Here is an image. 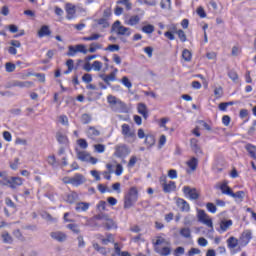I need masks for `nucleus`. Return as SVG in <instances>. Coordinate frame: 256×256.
Listing matches in <instances>:
<instances>
[{
	"mask_svg": "<svg viewBox=\"0 0 256 256\" xmlns=\"http://www.w3.org/2000/svg\"><path fill=\"white\" fill-rule=\"evenodd\" d=\"M130 153L131 151L129 150V147H127V145L125 144H119L115 146L114 156L118 157V159H123L124 157H127V155H129Z\"/></svg>",
	"mask_w": 256,
	"mask_h": 256,
	"instance_id": "3",
	"label": "nucleus"
},
{
	"mask_svg": "<svg viewBox=\"0 0 256 256\" xmlns=\"http://www.w3.org/2000/svg\"><path fill=\"white\" fill-rule=\"evenodd\" d=\"M121 83L124 85V87H127V89H131V87H133V83H131L127 76L122 77Z\"/></svg>",
	"mask_w": 256,
	"mask_h": 256,
	"instance_id": "47",
	"label": "nucleus"
},
{
	"mask_svg": "<svg viewBox=\"0 0 256 256\" xmlns=\"http://www.w3.org/2000/svg\"><path fill=\"white\" fill-rule=\"evenodd\" d=\"M222 195H228L229 197H231V194L233 193V190H231V188L229 187V185H227V181H224L220 187H219Z\"/></svg>",
	"mask_w": 256,
	"mask_h": 256,
	"instance_id": "19",
	"label": "nucleus"
},
{
	"mask_svg": "<svg viewBox=\"0 0 256 256\" xmlns=\"http://www.w3.org/2000/svg\"><path fill=\"white\" fill-rule=\"evenodd\" d=\"M77 53H79L77 50V46H73V45L68 46V52L66 53L67 57H75Z\"/></svg>",
	"mask_w": 256,
	"mask_h": 256,
	"instance_id": "37",
	"label": "nucleus"
},
{
	"mask_svg": "<svg viewBox=\"0 0 256 256\" xmlns=\"http://www.w3.org/2000/svg\"><path fill=\"white\" fill-rule=\"evenodd\" d=\"M79 63H83V60L79 59L78 63L75 66V62L73 61V59H69L66 61V66L70 71H73L74 69L75 70L79 69Z\"/></svg>",
	"mask_w": 256,
	"mask_h": 256,
	"instance_id": "27",
	"label": "nucleus"
},
{
	"mask_svg": "<svg viewBox=\"0 0 256 256\" xmlns=\"http://www.w3.org/2000/svg\"><path fill=\"white\" fill-rule=\"evenodd\" d=\"M102 68H103V62L96 60L92 63V69L94 71H101Z\"/></svg>",
	"mask_w": 256,
	"mask_h": 256,
	"instance_id": "49",
	"label": "nucleus"
},
{
	"mask_svg": "<svg viewBox=\"0 0 256 256\" xmlns=\"http://www.w3.org/2000/svg\"><path fill=\"white\" fill-rule=\"evenodd\" d=\"M92 117H91V115L90 114H88V113H84V114H82V116H81V123L83 124V125H89V123L92 121Z\"/></svg>",
	"mask_w": 256,
	"mask_h": 256,
	"instance_id": "38",
	"label": "nucleus"
},
{
	"mask_svg": "<svg viewBox=\"0 0 256 256\" xmlns=\"http://www.w3.org/2000/svg\"><path fill=\"white\" fill-rule=\"evenodd\" d=\"M51 35V30L49 29V26L44 25L40 28L38 31V37L42 39V37H49Z\"/></svg>",
	"mask_w": 256,
	"mask_h": 256,
	"instance_id": "21",
	"label": "nucleus"
},
{
	"mask_svg": "<svg viewBox=\"0 0 256 256\" xmlns=\"http://www.w3.org/2000/svg\"><path fill=\"white\" fill-rule=\"evenodd\" d=\"M201 254V250L199 248H191L188 253L187 256H195V255H199Z\"/></svg>",
	"mask_w": 256,
	"mask_h": 256,
	"instance_id": "62",
	"label": "nucleus"
},
{
	"mask_svg": "<svg viewBox=\"0 0 256 256\" xmlns=\"http://www.w3.org/2000/svg\"><path fill=\"white\" fill-rule=\"evenodd\" d=\"M82 81L84 83H91V81H93V76L89 73H86L82 76Z\"/></svg>",
	"mask_w": 256,
	"mask_h": 256,
	"instance_id": "63",
	"label": "nucleus"
},
{
	"mask_svg": "<svg viewBox=\"0 0 256 256\" xmlns=\"http://www.w3.org/2000/svg\"><path fill=\"white\" fill-rule=\"evenodd\" d=\"M176 35H178L180 41L182 43H185V41H187V34H185V31H183L182 29L176 30Z\"/></svg>",
	"mask_w": 256,
	"mask_h": 256,
	"instance_id": "43",
	"label": "nucleus"
},
{
	"mask_svg": "<svg viewBox=\"0 0 256 256\" xmlns=\"http://www.w3.org/2000/svg\"><path fill=\"white\" fill-rule=\"evenodd\" d=\"M111 31H114L117 35H126V37L131 36V28L121 25V21L117 20L112 25Z\"/></svg>",
	"mask_w": 256,
	"mask_h": 256,
	"instance_id": "2",
	"label": "nucleus"
},
{
	"mask_svg": "<svg viewBox=\"0 0 256 256\" xmlns=\"http://www.w3.org/2000/svg\"><path fill=\"white\" fill-rule=\"evenodd\" d=\"M89 207H91V204L89 202H78L75 206V211H77L78 213H83L85 211H88Z\"/></svg>",
	"mask_w": 256,
	"mask_h": 256,
	"instance_id": "16",
	"label": "nucleus"
},
{
	"mask_svg": "<svg viewBox=\"0 0 256 256\" xmlns=\"http://www.w3.org/2000/svg\"><path fill=\"white\" fill-rule=\"evenodd\" d=\"M181 237L184 239H191V229L189 227H184L180 230Z\"/></svg>",
	"mask_w": 256,
	"mask_h": 256,
	"instance_id": "33",
	"label": "nucleus"
},
{
	"mask_svg": "<svg viewBox=\"0 0 256 256\" xmlns=\"http://www.w3.org/2000/svg\"><path fill=\"white\" fill-rule=\"evenodd\" d=\"M145 145H147V147H153V145H155V136L146 135Z\"/></svg>",
	"mask_w": 256,
	"mask_h": 256,
	"instance_id": "39",
	"label": "nucleus"
},
{
	"mask_svg": "<svg viewBox=\"0 0 256 256\" xmlns=\"http://www.w3.org/2000/svg\"><path fill=\"white\" fill-rule=\"evenodd\" d=\"M101 135V132L97 130L95 127L90 126L87 131V136L89 139H95L96 137H99Z\"/></svg>",
	"mask_w": 256,
	"mask_h": 256,
	"instance_id": "20",
	"label": "nucleus"
},
{
	"mask_svg": "<svg viewBox=\"0 0 256 256\" xmlns=\"http://www.w3.org/2000/svg\"><path fill=\"white\" fill-rule=\"evenodd\" d=\"M117 5H124L126 7V11H131L133 9V4L130 0H118Z\"/></svg>",
	"mask_w": 256,
	"mask_h": 256,
	"instance_id": "32",
	"label": "nucleus"
},
{
	"mask_svg": "<svg viewBox=\"0 0 256 256\" xmlns=\"http://www.w3.org/2000/svg\"><path fill=\"white\" fill-rule=\"evenodd\" d=\"M190 147L196 155H201L203 153V151L201 150V146H199V140H197V138H192L190 140Z\"/></svg>",
	"mask_w": 256,
	"mask_h": 256,
	"instance_id": "13",
	"label": "nucleus"
},
{
	"mask_svg": "<svg viewBox=\"0 0 256 256\" xmlns=\"http://www.w3.org/2000/svg\"><path fill=\"white\" fill-rule=\"evenodd\" d=\"M100 37L101 35L99 34H92L91 36L83 37V41H97Z\"/></svg>",
	"mask_w": 256,
	"mask_h": 256,
	"instance_id": "61",
	"label": "nucleus"
},
{
	"mask_svg": "<svg viewBox=\"0 0 256 256\" xmlns=\"http://www.w3.org/2000/svg\"><path fill=\"white\" fill-rule=\"evenodd\" d=\"M67 229H70L72 233H75L76 235H79L81 233V230H79V226L77 224H68Z\"/></svg>",
	"mask_w": 256,
	"mask_h": 256,
	"instance_id": "45",
	"label": "nucleus"
},
{
	"mask_svg": "<svg viewBox=\"0 0 256 256\" xmlns=\"http://www.w3.org/2000/svg\"><path fill=\"white\" fill-rule=\"evenodd\" d=\"M87 179H85V176L81 173H76L74 176H72V185L73 187H79L85 183Z\"/></svg>",
	"mask_w": 256,
	"mask_h": 256,
	"instance_id": "10",
	"label": "nucleus"
},
{
	"mask_svg": "<svg viewBox=\"0 0 256 256\" xmlns=\"http://www.w3.org/2000/svg\"><path fill=\"white\" fill-rule=\"evenodd\" d=\"M143 33H146L147 35H151L155 31V26L148 24L146 26L142 27Z\"/></svg>",
	"mask_w": 256,
	"mask_h": 256,
	"instance_id": "42",
	"label": "nucleus"
},
{
	"mask_svg": "<svg viewBox=\"0 0 256 256\" xmlns=\"http://www.w3.org/2000/svg\"><path fill=\"white\" fill-rule=\"evenodd\" d=\"M93 249H95L97 253H100V255H107V248L100 246L98 243L93 244Z\"/></svg>",
	"mask_w": 256,
	"mask_h": 256,
	"instance_id": "35",
	"label": "nucleus"
},
{
	"mask_svg": "<svg viewBox=\"0 0 256 256\" xmlns=\"http://www.w3.org/2000/svg\"><path fill=\"white\" fill-rule=\"evenodd\" d=\"M100 79L106 83V85L111 86V81H117V77L115 76V72H111L109 75L99 74Z\"/></svg>",
	"mask_w": 256,
	"mask_h": 256,
	"instance_id": "14",
	"label": "nucleus"
},
{
	"mask_svg": "<svg viewBox=\"0 0 256 256\" xmlns=\"http://www.w3.org/2000/svg\"><path fill=\"white\" fill-rule=\"evenodd\" d=\"M107 101H108L109 105H111V107H112V105H115L119 101V99H117V97H115L113 95H108Z\"/></svg>",
	"mask_w": 256,
	"mask_h": 256,
	"instance_id": "60",
	"label": "nucleus"
},
{
	"mask_svg": "<svg viewBox=\"0 0 256 256\" xmlns=\"http://www.w3.org/2000/svg\"><path fill=\"white\" fill-rule=\"evenodd\" d=\"M198 221L203 223V225H206V227L213 229V220L209 218V215H207L205 210H198Z\"/></svg>",
	"mask_w": 256,
	"mask_h": 256,
	"instance_id": "5",
	"label": "nucleus"
},
{
	"mask_svg": "<svg viewBox=\"0 0 256 256\" xmlns=\"http://www.w3.org/2000/svg\"><path fill=\"white\" fill-rule=\"evenodd\" d=\"M75 46H76V49H77L78 53H83V55H87L88 50H87V48L85 47V45H83V44H77V45H75Z\"/></svg>",
	"mask_w": 256,
	"mask_h": 256,
	"instance_id": "53",
	"label": "nucleus"
},
{
	"mask_svg": "<svg viewBox=\"0 0 256 256\" xmlns=\"http://www.w3.org/2000/svg\"><path fill=\"white\" fill-rule=\"evenodd\" d=\"M182 191L185 197H187L191 201H197V199H199V192H197V188H191V186H184Z\"/></svg>",
	"mask_w": 256,
	"mask_h": 256,
	"instance_id": "4",
	"label": "nucleus"
},
{
	"mask_svg": "<svg viewBox=\"0 0 256 256\" xmlns=\"http://www.w3.org/2000/svg\"><path fill=\"white\" fill-rule=\"evenodd\" d=\"M246 151L249 153L252 159H256V146L253 144H246L245 146Z\"/></svg>",
	"mask_w": 256,
	"mask_h": 256,
	"instance_id": "26",
	"label": "nucleus"
},
{
	"mask_svg": "<svg viewBox=\"0 0 256 256\" xmlns=\"http://www.w3.org/2000/svg\"><path fill=\"white\" fill-rule=\"evenodd\" d=\"M13 235H14V237H16V239H19V241H25V237H23L21 230H19V229L14 230Z\"/></svg>",
	"mask_w": 256,
	"mask_h": 256,
	"instance_id": "58",
	"label": "nucleus"
},
{
	"mask_svg": "<svg viewBox=\"0 0 256 256\" xmlns=\"http://www.w3.org/2000/svg\"><path fill=\"white\" fill-rule=\"evenodd\" d=\"M122 135L125 137H135V132H131V127L129 124L122 125Z\"/></svg>",
	"mask_w": 256,
	"mask_h": 256,
	"instance_id": "25",
	"label": "nucleus"
},
{
	"mask_svg": "<svg viewBox=\"0 0 256 256\" xmlns=\"http://www.w3.org/2000/svg\"><path fill=\"white\" fill-rule=\"evenodd\" d=\"M176 205L183 213H189V211H191V206L189 205V202L183 198H178L176 200Z\"/></svg>",
	"mask_w": 256,
	"mask_h": 256,
	"instance_id": "9",
	"label": "nucleus"
},
{
	"mask_svg": "<svg viewBox=\"0 0 256 256\" xmlns=\"http://www.w3.org/2000/svg\"><path fill=\"white\" fill-rule=\"evenodd\" d=\"M138 113L142 115L144 119H147V117H149V112L147 111V105H145V103L138 104Z\"/></svg>",
	"mask_w": 256,
	"mask_h": 256,
	"instance_id": "23",
	"label": "nucleus"
},
{
	"mask_svg": "<svg viewBox=\"0 0 256 256\" xmlns=\"http://www.w3.org/2000/svg\"><path fill=\"white\" fill-rule=\"evenodd\" d=\"M31 85H33V82L31 81H19V80H15L13 82V84L11 85V87H20L21 89L23 88H29L31 87Z\"/></svg>",
	"mask_w": 256,
	"mask_h": 256,
	"instance_id": "18",
	"label": "nucleus"
},
{
	"mask_svg": "<svg viewBox=\"0 0 256 256\" xmlns=\"http://www.w3.org/2000/svg\"><path fill=\"white\" fill-rule=\"evenodd\" d=\"M59 122L61 123V125L69 127V118L67 117V115H60Z\"/></svg>",
	"mask_w": 256,
	"mask_h": 256,
	"instance_id": "51",
	"label": "nucleus"
},
{
	"mask_svg": "<svg viewBox=\"0 0 256 256\" xmlns=\"http://www.w3.org/2000/svg\"><path fill=\"white\" fill-rule=\"evenodd\" d=\"M156 253L161 256H169L171 255V248L163 247L162 249H156Z\"/></svg>",
	"mask_w": 256,
	"mask_h": 256,
	"instance_id": "36",
	"label": "nucleus"
},
{
	"mask_svg": "<svg viewBox=\"0 0 256 256\" xmlns=\"http://www.w3.org/2000/svg\"><path fill=\"white\" fill-rule=\"evenodd\" d=\"M182 57L184 59V61L189 62L192 59V54L191 51H189L188 49H184L182 52Z\"/></svg>",
	"mask_w": 256,
	"mask_h": 256,
	"instance_id": "44",
	"label": "nucleus"
},
{
	"mask_svg": "<svg viewBox=\"0 0 256 256\" xmlns=\"http://www.w3.org/2000/svg\"><path fill=\"white\" fill-rule=\"evenodd\" d=\"M139 21H141V18L139 15L131 16L127 21L126 25H130V27H134V25H139Z\"/></svg>",
	"mask_w": 256,
	"mask_h": 256,
	"instance_id": "28",
	"label": "nucleus"
},
{
	"mask_svg": "<svg viewBox=\"0 0 256 256\" xmlns=\"http://www.w3.org/2000/svg\"><path fill=\"white\" fill-rule=\"evenodd\" d=\"M199 165V160L195 157H192L188 162L187 166L191 171H195L197 169V166Z\"/></svg>",
	"mask_w": 256,
	"mask_h": 256,
	"instance_id": "29",
	"label": "nucleus"
},
{
	"mask_svg": "<svg viewBox=\"0 0 256 256\" xmlns=\"http://www.w3.org/2000/svg\"><path fill=\"white\" fill-rule=\"evenodd\" d=\"M103 225L106 227V229L109 231L111 229H117V224H115V221L113 219L105 217V220L103 222Z\"/></svg>",
	"mask_w": 256,
	"mask_h": 256,
	"instance_id": "22",
	"label": "nucleus"
},
{
	"mask_svg": "<svg viewBox=\"0 0 256 256\" xmlns=\"http://www.w3.org/2000/svg\"><path fill=\"white\" fill-rule=\"evenodd\" d=\"M136 164H137V156H131V157H130V160H129V162H128L127 167H128L129 169H133V167H135Z\"/></svg>",
	"mask_w": 256,
	"mask_h": 256,
	"instance_id": "55",
	"label": "nucleus"
},
{
	"mask_svg": "<svg viewBox=\"0 0 256 256\" xmlns=\"http://www.w3.org/2000/svg\"><path fill=\"white\" fill-rule=\"evenodd\" d=\"M119 49L120 47L118 44H110L104 49V51H110L111 53H115V51H119Z\"/></svg>",
	"mask_w": 256,
	"mask_h": 256,
	"instance_id": "50",
	"label": "nucleus"
},
{
	"mask_svg": "<svg viewBox=\"0 0 256 256\" xmlns=\"http://www.w3.org/2000/svg\"><path fill=\"white\" fill-rule=\"evenodd\" d=\"M102 47L103 46L101 44L93 42L90 44V48L88 51H89V53H95V51H97V49H102Z\"/></svg>",
	"mask_w": 256,
	"mask_h": 256,
	"instance_id": "46",
	"label": "nucleus"
},
{
	"mask_svg": "<svg viewBox=\"0 0 256 256\" xmlns=\"http://www.w3.org/2000/svg\"><path fill=\"white\" fill-rule=\"evenodd\" d=\"M56 139L60 145H68L69 144V138L61 132L56 133Z\"/></svg>",
	"mask_w": 256,
	"mask_h": 256,
	"instance_id": "24",
	"label": "nucleus"
},
{
	"mask_svg": "<svg viewBox=\"0 0 256 256\" xmlns=\"http://www.w3.org/2000/svg\"><path fill=\"white\" fill-rule=\"evenodd\" d=\"M50 237L53 241H57V243H65L67 241V234L63 231L50 232Z\"/></svg>",
	"mask_w": 256,
	"mask_h": 256,
	"instance_id": "6",
	"label": "nucleus"
},
{
	"mask_svg": "<svg viewBox=\"0 0 256 256\" xmlns=\"http://www.w3.org/2000/svg\"><path fill=\"white\" fill-rule=\"evenodd\" d=\"M94 148L97 153H105V145L103 144H96Z\"/></svg>",
	"mask_w": 256,
	"mask_h": 256,
	"instance_id": "64",
	"label": "nucleus"
},
{
	"mask_svg": "<svg viewBox=\"0 0 256 256\" xmlns=\"http://www.w3.org/2000/svg\"><path fill=\"white\" fill-rule=\"evenodd\" d=\"M162 188L164 193H172V191L177 189V184L174 181H170L169 183H163Z\"/></svg>",
	"mask_w": 256,
	"mask_h": 256,
	"instance_id": "17",
	"label": "nucleus"
},
{
	"mask_svg": "<svg viewBox=\"0 0 256 256\" xmlns=\"http://www.w3.org/2000/svg\"><path fill=\"white\" fill-rule=\"evenodd\" d=\"M206 209L207 211H209V213H217V206H215V204L208 202L206 204Z\"/></svg>",
	"mask_w": 256,
	"mask_h": 256,
	"instance_id": "52",
	"label": "nucleus"
},
{
	"mask_svg": "<svg viewBox=\"0 0 256 256\" xmlns=\"http://www.w3.org/2000/svg\"><path fill=\"white\" fill-rule=\"evenodd\" d=\"M2 239H3V243H8L9 245L13 243V237H11V234H9V232H3Z\"/></svg>",
	"mask_w": 256,
	"mask_h": 256,
	"instance_id": "40",
	"label": "nucleus"
},
{
	"mask_svg": "<svg viewBox=\"0 0 256 256\" xmlns=\"http://www.w3.org/2000/svg\"><path fill=\"white\" fill-rule=\"evenodd\" d=\"M137 201H139V190L133 186L124 194V209H131Z\"/></svg>",
	"mask_w": 256,
	"mask_h": 256,
	"instance_id": "1",
	"label": "nucleus"
},
{
	"mask_svg": "<svg viewBox=\"0 0 256 256\" xmlns=\"http://www.w3.org/2000/svg\"><path fill=\"white\" fill-rule=\"evenodd\" d=\"M85 225L86 227H97V221L95 220V218H90L86 220Z\"/></svg>",
	"mask_w": 256,
	"mask_h": 256,
	"instance_id": "59",
	"label": "nucleus"
},
{
	"mask_svg": "<svg viewBox=\"0 0 256 256\" xmlns=\"http://www.w3.org/2000/svg\"><path fill=\"white\" fill-rule=\"evenodd\" d=\"M76 155H77V159H79V161H82L83 163H89L91 154H89L85 151H80V150L76 149Z\"/></svg>",
	"mask_w": 256,
	"mask_h": 256,
	"instance_id": "15",
	"label": "nucleus"
},
{
	"mask_svg": "<svg viewBox=\"0 0 256 256\" xmlns=\"http://www.w3.org/2000/svg\"><path fill=\"white\" fill-rule=\"evenodd\" d=\"M244 195V191H237L236 193L232 192V194H230V197H233L234 199H243Z\"/></svg>",
	"mask_w": 256,
	"mask_h": 256,
	"instance_id": "57",
	"label": "nucleus"
},
{
	"mask_svg": "<svg viewBox=\"0 0 256 256\" xmlns=\"http://www.w3.org/2000/svg\"><path fill=\"white\" fill-rule=\"evenodd\" d=\"M251 239H253V233L251 230H245L242 232L241 237H240V243L243 245V247L249 245Z\"/></svg>",
	"mask_w": 256,
	"mask_h": 256,
	"instance_id": "8",
	"label": "nucleus"
},
{
	"mask_svg": "<svg viewBox=\"0 0 256 256\" xmlns=\"http://www.w3.org/2000/svg\"><path fill=\"white\" fill-rule=\"evenodd\" d=\"M123 107H125V103L118 100L114 105L111 106V110L114 111V113H121V108Z\"/></svg>",
	"mask_w": 256,
	"mask_h": 256,
	"instance_id": "30",
	"label": "nucleus"
},
{
	"mask_svg": "<svg viewBox=\"0 0 256 256\" xmlns=\"http://www.w3.org/2000/svg\"><path fill=\"white\" fill-rule=\"evenodd\" d=\"M65 11H66V19H68V21H71V19H75L76 13H77L75 5L71 3H67L65 5Z\"/></svg>",
	"mask_w": 256,
	"mask_h": 256,
	"instance_id": "7",
	"label": "nucleus"
},
{
	"mask_svg": "<svg viewBox=\"0 0 256 256\" xmlns=\"http://www.w3.org/2000/svg\"><path fill=\"white\" fill-rule=\"evenodd\" d=\"M220 228L217 230L220 233H225L230 227L233 226V220L221 219L219 222Z\"/></svg>",
	"mask_w": 256,
	"mask_h": 256,
	"instance_id": "12",
	"label": "nucleus"
},
{
	"mask_svg": "<svg viewBox=\"0 0 256 256\" xmlns=\"http://www.w3.org/2000/svg\"><path fill=\"white\" fill-rule=\"evenodd\" d=\"M5 69H6L7 73H13V71H15V69H16V66H15V64L8 62L5 64Z\"/></svg>",
	"mask_w": 256,
	"mask_h": 256,
	"instance_id": "54",
	"label": "nucleus"
},
{
	"mask_svg": "<svg viewBox=\"0 0 256 256\" xmlns=\"http://www.w3.org/2000/svg\"><path fill=\"white\" fill-rule=\"evenodd\" d=\"M77 144L79 145V147L81 149H87V147H89V144L87 143V140H85L83 138L77 140Z\"/></svg>",
	"mask_w": 256,
	"mask_h": 256,
	"instance_id": "56",
	"label": "nucleus"
},
{
	"mask_svg": "<svg viewBox=\"0 0 256 256\" xmlns=\"http://www.w3.org/2000/svg\"><path fill=\"white\" fill-rule=\"evenodd\" d=\"M7 183L10 189H17V187H21L23 185V178L21 177H12L10 180H7Z\"/></svg>",
	"mask_w": 256,
	"mask_h": 256,
	"instance_id": "11",
	"label": "nucleus"
},
{
	"mask_svg": "<svg viewBox=\"0 0 256 256\" xmlns=\"http://www.w3.org/2000/svg\"><path fill=\"white\" fill-rule=\"evenodd\" d=\"M77 200V194L75 192H71L70 194H67L65 201L67 203L73 204Z\"/></svg>",
	"mask_w": 256,
	"mask_h": 256,
	"instance_id": "41",
	"label": "nucleus"
},
{
	"mask_svg": "<svg viewBox=\"0 0 256 256\" xmlns=\"http://www.w3.org/2000/svg\"><path fill=\"white\" fill-rule=\"evenodd\" d=\"M193 223H195V217L193 215L188 214L187 216H185L184 225L186 227H191V225H193Z\"/></svg>",
	"mask_w": 256,
	"mask_h": 256,
	"instance_id": "34",
	"label": "nucleus"
},
{
	"mask_svg": "<svg viewBox=\"0 0 256 256\" xmlns=\"http://www.w3.org/2000/svg\"><path fill=\"white\" fill-rule=\"evenodd\" d=\"M227 245L229 249H235L239 245V240L232 236L227 240Z\"/></svg>",
	"mask_w": 256,
	"mask_h": 256,
	"instance_id": "31",
	"label": "nucleus"
},
{
	"mask_svg": "<svg viewBox=\"0 0 256 256\" xmlns=\"http://www.w3.org/2000/svg\"><path fill=\"white\" fill-rule=\"evenodd\" d=\"M177 31V28L174 27V31H167L164 33V36L169 39V41H175V33Z\"/></svg>",
	"mask_w": 256,
	"mask_h": 256,
	"instance_id": "48",
	"label": "nucleus"
}]
</instances>
